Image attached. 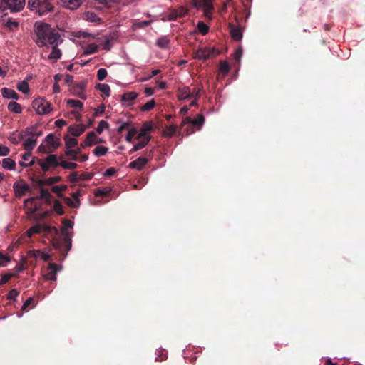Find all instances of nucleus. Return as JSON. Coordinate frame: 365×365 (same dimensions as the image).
I'll use <instances>...</instances> for the list:
<instances>
[{
  "instance_id": "e433bc0d",
  "label": "nucleus",
  "mask_w": 365,
  "mask_h": 365,
  "mask_svg": "<svg viewBox=\"0 0 365 365\" xmlns=\"http://www.w3.org/2000/svg\"><path fill=\"white\" fill-rule=\"evenodd\" d=\"M197 28L198 31L202 35L207 34L209 31V26L203 21H198Z\"/></svg>"
},
{
  "instance_id": "7c9ffc66",
  "label": "nucleus",
  "mask_w": 365,
  "mask_h": 365,
  "mask_svg": "<svg viewBox=\"0 0 365 365\" xmlns=\"http://www.w3.org/2000/svg\"><path fill=\"white\" fill-rule=\"evenodd\" d=\"M66 189L67 186L66 185H61L53 186L51 190L53 192L56 193L59 197H63V191H65Z\"/></svg>"
},
{
  "instance_id": "2eb2a0df",
  "label": "nucleus",
  "mask_w": 365,
  "mask_h": 365,
  "mask_svg": "<svg viewBox=\"0 0 365 365\" xmlns=\"http://www.w3.org/2000/svg\"><path fill=\"white\" fill-rule=\"evenodd\" d=\"M187 13V9L182 6L179 7L177 9H174L170 11L168 15V19L170 21H173L177 19L178 18H181L185 16Z\"/></svg>"
},
{
  "instance_id": "423d86ee",
  "label": "nucleus",
  "mask_w": 365,
  "mask_h": 365,
  "mask_svg": "<svg viewBox=\"0 0 365 365\" xmlns=\"http://www.w3.org/2000/svg\"><path fill=\"white\" fill-rule=\"evenodd\" d=\"M32 106L39 115H45L51 110V103L42 98H36L32 102Z\"/></svg>"
},
{
  "instance_id": "7ed1b4c3",
  "label": "nucleus",
  "mask_w": 365,
  "mask_h": 365,
  "mask_svg": "<svg viewBox=\"0 0 365 365\" xmlns=\"http://www.w3.org/2000/svg\"><path fill=\"white\" fill-rule=\"evenodd\" d=\"M53 0H29L28 6L31 9H35L39 16H43L53 9L51 3Z\"/></svg>"
},
{
  "instance_id": "338daca9",
  "label": "nucleus",
  "mask_w": 365,
  "mask_h": 365,
  "mask_svg": "<svg viewBox=\"0 0 365 365\" xmlns=\"http://www.w3.org/2000/svg\"><path fill=\"white\" fill-rule=\"evenodd\" d=\"M115 173H116V170L114 168H109L105 171L104 176L110 177V176L114 175Z\"/></svg>"
},
{
  "instance_id": "37998d69",
  "label": "nucleus",
  "mask_w": 365,
  "mask_h": 365,
  "mask_svg": "<svg viewBox=\"0 0 365 365\" xmlns=\"http://www.w3.org/2000/svg\"><path fill=\"white\" fill-rule=\"evenodd\" d=\"M156 45L161 48H166L169 45V40L166 37H161L156 41Z\"/></svg>"
},
{
  "instance_id": "603ef678",
  "label": "nucleus",
  "mask_w": 365,
  "mask_h": 365,
  "mask_svg": "<svg viewBox=\"0 0 365 365\" xmlns=\"http://www.w3.org/2000/svg\"><path fill=\"white\" fill-rule=\"evenodd\" d=\"M81 0H67V4L71 9L78 8L81 5Z\"/></svg>"
},
{
  "instance_id": "a211bd4d",
  "label": "nucleus",
  "mask_w": 365,
  "mask_h": 365,
  "mask_svg": "<svg viewBox=\"0 0 365 365\" xmlns=\"http://www.w3.org/2000/svg\"><path fill=\"white\" fill-rule=\"evenodd\" d=\"M192 96V93L188 86H184L178 89V96L180 100L187 99Z\"/></svg>"
},
{
  "instance_id": "a18cd8bd",
  "label": "nucleus",
  "mask_w": 365,
  "mask_h": 365,
  "mask_svg": "<svg viewBox=\"0 0 365 365\" xmlns=\"http://www.w3.org/2000/svg\"><path fill=\"white\" fill-rule=\"evenodd\" d=\"M108 127H109L108 123L102 120L98 123V125L96 128V132L98 134H101L103 131L104 129H108Z\"/></svg>"
},
{
  "instance_id": "2f4dec72",
  "label": "nucleus",
  "mask_w": 365,
  "mask_h": 365,
  "mask_svg": "<svg viewBox=\"0 0 365 365\" xmlns=\"http://www.w3.org/2000/svg\"><path fill=\"white\" fill-rule=\"evenodd\" d=\"M177 132V126L175 125H170L165 128L163 130V135L171 137L174 135Z\"/></svg>"
},
{
  "instance_id": "864d4df0",
  "label": "nucleus",
  "mask_w": 365,
  "mask_h": 365,
  "mask_svg": "<svg viewBox=\"0 0 365 365\" xmlns=\"http://www.w3.org/2000/svg\"><path fill=\"white\" fill-rule=\"evenodd\" d=\"M151 23V21H142L139 22H136L133 24L135 29H143L148 26H149Z\"/></svg>"
},
{
  "instance_id": "e2e57ef3",
  "label": "nucleus",
  "mask_w": 365,
  "mask_h": 365,
  "mask_svg": "<svg viewBox=\"0 0 365 365\" xmlns=\"http://www.w3.org/2000/svg\"><path fill=\"white\" fill-rule=\"evenodd\" d=\"M38 150L43 153H50L53 152V150L47 148L46 145L41 144L38 148Z\"/></svg>"
},
{
  "instance_id": "4468645a",
  "label": "nucleus",
  "mask_w": 365,
  "mask_h": 365,
  "mask_svg": "<svg viewBox=\"0 0 365 365\" xmlns=\"http://www.w3.org/2000/svg\"><path fill=\"white\" fill-rule=\"evenodd\" d=\"M85 87H86V83L84 82H81L79 83L74 84L73 86L71 91L73 95L78 96L81 98L85 99L86 96L83 93Z\"/></svg>"
},
{
  "instance_id": "052dcab7",
  "label": "nucleus",
  "mask_w": 365,
  "mask_h": 365,
  "mask_svg": "<svg viewBox=\"0 0 365 365\" xmlns=\"http://www.w3.org/2000/svg\"><path fill=\"white\" fill-rule=\"evenodd\" d=\"M242 56V48H237L233 54L234 59L237 61H240Z\"/></svg>"
},
{
  "instance_id": "69168bd1",
  "label": "nucleus",
  "mask_w": 365,
  "mask_h": 365,
  "mask_svg": "<svg viewBox=\"0 0 365 365\" xmlns=\"http://www.w3.org/2000/svg\"><path fill=\"white\" fill-rule=\"evenodd\" d=\"M80 179V176H78V174L77 172H73L69 175V180L73 182H76Z\"/></svg>"
},
{
  "instance_id": "a878e982",
  "label": "nucleus",
  "mask_w": 365,
  "mask_h": 365,
  "mask_svg": "<svg viewBox=\"0 0 365 365\" xmlns=\"http://www.w3.org/2000/svg\"><path fill=\"white\" fill-rule=\"evenodd\" d=\"M8 109L16 114L21 113L22 111L21 105L16 101H10L8 104Z\"/></svg>"
},
{
  "instance_id": "09e8293b",
  "label": "nucleus",
  "mask_w": 365,
  "mask_h": 365,
  "mask_svg": "<svg viewBox=\"0 0 365 365\" xmlns=\"http://www.w3.org/2000/svg\"><path fill=\"white\" fill-rule=\"evenodd\" d=\"M16 276V274H10V273L5 274L2 275V277L0 279V286L5 284L6 283H7L9 281V279L11 278L14 277Z\"/></svg>"
},
{
  "instance_id": "4c0bfd02",
  "label": "nucleus",
  "mask_w": 365,
  "mask_h": 365,
  "mask_svg": "<svg viewBox=\"0 0 365 365\" xmlns=\"http://www.w3.org/2000/svg\"><path fill=\"white\" fill-rule=\"evenodd\" d=\"M108 148L104 146H97L93 150V153L96 156H103L105 155L108 152Z\"/></svg>"
},
{
  "instance_id": "6e6552de",
  "label": "nucleus",
  "mask_w": 365,
  "mask_h": 365,
  "mask_svg": "<svg viewBox=\"0 0 365 365\" xmlns=\"http://www.w3.org/2000/svg\"><path fill=\"white\" fill-rule=\"evenodd\" d=\"M205 122V118L203 115L198 114L196 118L192 119L190 117L185 118L181 123V128H182L185 125L191 128L192 125L201 127Z\"/></svg>"
},
{
  "instance_id": "79ce46f5",
  "label": "nucleus",
  "mask_w": 365,
  "mask_h": 365,
  "mask_svg": "<svg viewBox=\"0 0 365 365\" xmlns=\"http://www.w3.org/2000/svg\"><path fill=\"white\" fill-rule=\"evenodd\" d=\"M64 202L70 207L76 208L79 206L80 202H74L71 197H63Z\"/></svg>"
},
{
  "instance_id": "f03ea898",
  "label": "nucleus",
  "mask_w": 365,
  "mask_h": 365,
  "mask_svg": "<svg viewBox=\"0 0 365 365\" xmlns=\"http://www.w3.org/2000/svg\"><path fill=\"white\" fill-rule=\"evenodd\" d=\"M63 224V227L61 229V232L63 235V238L53 240V246L54 249L60 252L62 259H64L72 247V232H68V229L73 228V222L69 220L64 219Z\"/></svg>"
},
{
  "instance_id": "4be33fe9",
  "label": "nucleus",
  "mask_w": 365,
  "mask_h": 365,
  "mask_svg": "<svg viewBox=\"0 0 365 365\" xmlns=\"http://www.w3.org/2000/svg\"><path fill=\"white\" fill-rule=\"evenodd\" d=\"M140 139H141L140 141L133 146V148L130 150V153L135 152V151L143 149L144 147H145L150 142V137H146L143 139L142 138H140Z\"/></svg>"
},
{
  "instance_id": "f8f14e48",
  "label": "nucleus",
  "mask_w": 365,
  "mask_h": 365,
  "mask_svg": "<svg viewBox=\"0 0 365 365\" xmlns=\"http://www.w3.org/2000/svg\"><path fill=\"white\" fill-rule=\"evenodd\" d=\"M61 268V266H58L56 264H49L48 265V272L44 275V278L46 280H56V272L58 269Z\"/></svg>"
},
{
  "instance_id": "ddd939ff",
  "label": "nucleus",
  "mask_w": 365,
  "mask_h": 365,
  "mask_svg": "<svg viewBox=\"0 0 365 365\" xmlns=\"http://www.w3.org/2000/svg\"><path fill=\"white\" fill-rule=\"evenodd\" d=\"M86 129V125L78 124L68 127V132L75 137H78L85 131Z\"/></svg>"
},
{
  "instance_id": "c85d7f7f",
  "label": "nucleus",
  "mask_w": 365,
  "mask_h": 365,
  "mask_svg": "<svg viewBox=\"0 0 365 365\" xmlns=\"http://www.w3.org/2000/svg\"><path fill=\"white\" fill-rule=\"evenodd\" d=\"M36 198L37 199L45 200L46 202L48 204H50L51 203V195L48 192V190H46L44 188H41V190H40V196L39 197H36Z\"/></svg>"
},
{
  "instance_id": "6ab92c4d",
  "label": "nucleus",
  "mask_w": 365,
  "mask_h": 365,
  "mask_svg": "<svg viewBox=\"0 0 365 365\" xmlns=\"http://www.w3.org/2000/svg\"><path fill=\"white\" fill-rule=\"evenodd\" d=\"M45 142L52 147L53 151L60 146L59 139L56 138L53 134H48L45 138Z\"/></svg>"
},
{
  "instance_id": "4d7b16f0",
  "label": "nucleus",
  "mask_w": 365,
  "mask_h": 365,
  "mask_svg": "<svg viewBox=\"0 0 365 365\" xmlns=\"http://www.w3.org/2000/svg\"><path fill=\"white\" fill-rule=\"evenodd\" d=\"M65 155L66 156L69 157L71 160H78V157L75 154L73 149L71 148V149L66 150H65Z\"/></svg>"
},
{
  "instance_id": "13d9d810",
  "label": "nucleus",
  "mask_w": 365,
  "mask_h": 365,
  "mask_svg": "<svg viewBox=\"0 0 365 365\" xmlns=\"http://www.w3.org/2000/svg\"><path fill=\"white\" fill-rule=\"evenodd\" d=\"M10 261L9 256L5 255L0 252V266H5Z\"/></svg>"
},
{
  "instance_id": "3c124183",
  "label": "nucleus",
  "mask_w": 365,
  "mask_h": 365,
  "mask_svg": "<svg viewBox=\"0 0 365 365\" xmlns=\"http://www.w3.org/2000/svg\"><path fill=\"white\" fill-rule=\"evenodd\" d=\"M19 294V292L17 289H13L9 292L7 294L6 298L9 300H15L16 297Z\"/></svg>"
},
{
  "instance_id": "473e14b6",
  "label": "nucleus",
  "mask_w": 365,
  "mask_h": 365,
  "mask_svg": "<svg viewBox=\"0 0 365 365\" xmlns=\"http://www.w3.org/2000/svg\"><path fill=\"white\" fill-rule=\"evenodd\" d=\"M98 51V46L96 45L95 43H90L87 46L86 48L83 55H91L93 54Z\"/></svg>"
},
{
  "instance_id": "39448f33",
  "label": "nucleus",
  "mask_w": 365,
  "mask_h": 365,
  "mask_svg": "<svg viewBox=\"0 0 365 365\" xmlns=\"http://www.w3.org/2000/svg\"><path fill=\"white\" fill-rule=\"evenodd\" d=\"M59 158L56 155L51 154L45 160L38 159L37 163L43 172L49 170L50 168H56L60 166Z\"/></svg>"
},
{
  "instance_id": "bf43d9fd",
  "label": "nucleus",
  "mask_w": 365,
  "mask_h": 365,
  "mask_svg": "<svg viewBox=\"0 0 365 365\" xmlns=\"http://www.w3.org/2000/svg\"><path fill=\"white\" fill-rule=\"evenodd\" d=\"M143 129V131L144 132H149L150 130H152L153 129V123L151 121H147V122H145L143 125H142V128Z\"/></svg>"
},
{
  "instance_id": "9b49d317",
  "label": "nucleus",
  "mask_w": 365,
  "mask_h": 365,
  "mask_svg": "<svg viewBox=\"0 0 365 365\" xmlns=\"http://www.w3.org/2000/svg\"><path fill=\"white\" fill-rule=\"evenodd\" d=\"M212 53V51L207 48H200L197 51H195L193 53L194 58L198 59V60H202L206 61L209 58Z\"/></svg>"
},
{
  "instance_id": "58836bf2",
  "label": "nucleus",
  "mask_w": 365,
  "mask_h": 365,
  "mask_svg": "<svg viewBox=\"0 0 365 365\" xmlns=\"http://www.w3.org/2000/svg\"><path fill=\"white\" fill-rule=\"evenodd\" d=\"M155 106V101L154 99H152L144 104L141 108L140 110L143 112H148L151 110Z\"/></svg>"
},
{
  "instance_id": "20e7f679",
  "label": "nucleus",
  "mask_w": 365,
  "mask_h": 365,
  "mask_svg": "<svg viewBox=\"0 0 365 365\" xmlns=\"http://www.w3.org/2000/svg\"><path fill=\"white\" fill-rule=\"evenodd\" d=\"M25 4V0H0V9H9L11 12L21 11Z\"/></svg>"
},
{
  "instance_id": "c756f323",
  "label": "nucleus",
  "mask_w": 365,
  "mask_h": 365,
  "mask_svg": "<svg viewBox=\"0 0 365 365\" xmlns=\"http://www.w3.org/2000/svg\"><path fill=\"white\" fill-rule=\"evenodd\" d=\"M86 140L88 143H91V145H92L94 143H102L101 140H98V137L96 135V133L93 131L89 132L87 135Z\"/></svg>"
},
{
  "instance_id": "72a5a7b5",
  "label": "nucleus",
  "mask_w": 365,
  "mask_h": 365,
  "mask_svg": "<svg viewBox=\"0 0 365 365\" xmlns=\"http://www.w3.org/2000/svg\"><path fill=\"white\" fill-rule=\"evenodd\" d=\"M96 88L98 89L101 92L104 93L106 96H110V86L108 84L105 83H98L96 86Z\"/></svg>"
},
{
  "instance_id": "c03bdc74",
  "label": "nucleus",
  "mask_w": 365,
  "mask_h": 365,
  "mask_svg": "<svg viewBox=\"0 0 365 365\" xmlns=\"http://www.w3.org/2000/svg\"><path fill=\"white\" fill-rule=\"evenodd\" d=\"M38 126V125L36 124L34 125L27 127L24 131V134L26 135L34 136L37 130Z\"/></svg>"
},
{
  "instance_id": "5fc2aeb1",
  "label": "nucleus",
  "mask_w": 365,
  "mask_h": 365,
  "mask_svg": "<svg viewBox=\"0 0 365 365\" xmlns=\"http://www.w3.org/2000/svg\"><path fill=\"white\" fill-rule=\"evenodd\" d=\"M136 133H137V130L135 128H130L128 133V135L125 137V140L127 142L131 143L133 138L136 134Z\"/></svg>"
},
{
  "instance_id": "c9c22d12",
  "label": "nucleus",
  "mask_w": 365,
  "mask_h": 365,
  "mask_svg": "<svg viewBox=\"0 0 365 365\" xmlns=\"http://www.w3.org/2000/svg\"><path fill=\"white\" fill-rule=\"evenodd\" d=\"M17 89L23 93H27L29 91V83L26 81H22L17 84Z\"/></svg>"
},
{
  "instance_id": "6e6d98bb",
  "label": "nucleus",
  "mask_w": 365,
  "mask_h": 365,
  "mask_svg": "<svg viewBox=\"0 0 365 365\" xmlns=\"http://www.w3.org/2000/svg\"><path fill=\"white\" fill-rule=\"evenodd\" d=\"M113 37L106 38L102 45L103 49L106 50V51L110 50V48L112 47L111 40H113Z\"/></svg>"
},
{
  "instance_id": "5701e85b",
  "label": "nucleus",
  "mask_w": 365,
  "mask_h": 365,
  "mask_svg": "<svg viewBox=\"0 0 365 365\" xmlns=\"http://www.w3.org/2000/svg\"><path fill=\"white\" fill-rule=\"evenodd\" d=\"M2 167H3V168L9 170H15L16 162L9 158H4L2 160Z\"/></svg>"
},
{
  "instance_id": "49530a36",
  "label": "nucleus",
  "mask_w": 365,
  "mask_h": 365,
  "mask_svg": "<svg viewBox=\"0 0 365 365\" xmlns=\"http://www.w3.org/2000/svg\"><path fill=\"white\" fill-rule=\"evenodd\" d=\"M62 180V178L61 176H55V177H50L48 178H46V183L47 185H54L60 181Z\"/></svg>"
},
{
  "instance_id": "9d476101",
  "label": "nucleus",
  "mask_w": 365,
  "mask_h": 365,
  "mask_svg": "<svg viewBox=\"0 0 365 365\" xmlns=\"http://www.w3.org/2000/svg\"><path fill=\"white\" fill-rule=\"evenodd\" d=\"M149 159L145 157H139L136 160L129 163V168L135 169L137 170H141L148 163Z\"/></svg>"
},
{
  "instance_id": "0e129e2a",
  "label": "nucleus",
  "mask_w": 365,
  "mask_h": 365,
  "mask_svg": "<svg viewBox=\"0 0 365 365\" xmlns=\"http://www.w3.org/2000/svg\"><path fill=\"white\" fill-rule=\"evenodd\" d=\"M34 302V299L31 297L28 298L24 303V304L21 307L22 311H26L27 307Z\"/></svg>"
},
{
  "instance_id": "aec40b11",
  "label": "nucleus",
  "mask_w": 365,
  "mask_h": 365,
  "mask_svg": "<svg viewBox=\"0 0 365 365\" xmlns=\"http://www.w3.org/2000/svg\"><path fill=\"white\" fill-rule=\"evenodd\" d=\"M1 94L5 98H12V99H19V94L13 89L8 88H3L1 89Z\"/></svg>"
},
{
  "instance_id": "bb28decb",
  "label": "nucleus",
  "mask_w": 365,
  "mask_h": 365,
  "mask_svg": "<svg viewBox=\"0 0 365 365\" xmlns=\"http://www.w3.org/2000/svg\"><path fill=\"white\" fill-rule=\"evenodd\" d=\"M63 156H59V160L61 161L60 162V166H61L64 169H69V170H73L76 169L78 167V165L75 163L71 162H67L66 160H63Z\"/></svg>"
},
{
  "instance_id": "f257e3e1",
  "label": "nucleus",
  "mask_w": 365,
  "mask_h": 365,
  "mask_svg": "<svg viewBox=\"0 0 365 365\" xmlns=\"http://www.w3.org/2000/svg\"><path fill=\"white\" fill-rule=\"evenodd\" d=\"M34 31L35 36L33 38L39 47L48 44H59L63 41L59 34L48 24L36 22L34 26Z\"/></svg>"
},
{
  "instance_id": "680f3d73",
  "label": "nucleus",
  "mask_w": 365,
  "mask_h": 365,
  "mask_svg": "<svg viewBox=\"0 0 365 365\" xmlns=\"http://www.w3.org/2000/svg\"><path fill=\"white\" fill-rule=\"evenodd\" d=\"M9 152L10 149L8 147L0 144V156H6Z\"/></svg>"
},
{
  "instance_id": "a19ab883",
  "label": "nucleus",
  "mask_w": 365,
  "mask_h": 365,
  "mask_svg": "<svg viewBox=\"0 0 365 365\" xmlns=\"http://www.w3.org/2000/svg\"><path fill=\"white\" fill-rule=\"evenodd\" d=\"M230 68V65L226 61H222L220 62L219 71L224 75L227 74Z\"/></svg>"
},
{
  "instance_id": "1a4fd4ad",
  "label": "nucleus",
  "mask_w": 365,
  "mask_h": 365,
  "mask_svg": "<svg viewBox=\"0 0 365 365\" xmlns=\"http://www.w3.org/2000/svg\"><path fill=\"white\" fill-rule=\"evenodd\" d=\"M200 6L202 7L204 16L211 20L214 9L212 0H200Z\"/></svg>"
},
{
  "instance_id": "412c9836",
  "label": "nucleus",
  "mask_w": 365,
  "mask_h": 365,
  "mask_svg": "<svg viewBox=\"0 0 365 365\" xmlns=\"http://www.w3.org/2000/svg\"><path fill=\"white\" fill-rule=\"evenodd\" d=\"M52 47V51L48 56V58L56 61L61 57V51L58 48V44H50Z\"/></svg>"
},
{
  "instance_id": "f3484780",
  "label": "nucleus",
  "mask_w": 365,
  "mask_h": 365,
  "mask_svg": "<svg viewBox=\"0 0 365 365\" xmlns=\"http://www.w3.org/2000/svg\"><path fill=\"white\" fill-rule=\"evenodd\" d=\"M138 94L136 92L130 91L126 92L121 96V101L124 104L130 105L137 97Z\"/></svg>"
},
{
  "instance_id": "0eeeda50",
  "label": "nucleus",
  "mask_w": 365,
  "mask_h": 365,
  "mask_svg": "<svg viewBox=\"0 0 365 365\" xmlns=\"http://www.w3.org/2000/svg\"><path fill=\"white\" fill-rule=\"evenodd\" d=\"M52 232H53L55 234H57V228L56 227H51L48 225L38 224L29 228L26 231V235L29 237H31L34 234H38L41 232L49 233Z\"/></svg>"
},
{
  "instance_id": "8fccbe9b",
  "label": "nucleus",
  "mask_w": 365,
  "mask_h": 365,
  "mask_svg": "<svg viewBox=\"0 0 365 365\" xmlns=\"http://www.w3.org/2000/svg\"><path fill=\"white\" fill-rule=\"evenodd\" d=\"M107 71L105 68H100L97 71V78L98 81H103L107 76Z\"/></svg>"
},
{
  "instance_id": "b1692460",
  "label": "nucleus",
  "mask_w": 365,
  "mask_h": 365,
  "mask_svg": "<svg viewBox=\"0 0 365 365\" xmlns=\"http://www.w3.org/2000/svg\"><path fill=\"white\" fill-rule=\"evenodd\" d=\"M37 143L36 138H29L25 140L23 145L26 150L32 151V150L35 148Z\"/></svg>"
},
{
  "instance_id": "774afa93",
  "label": "nucleus",
  "mask_w": 365,
  "mask_h": 365,
  "mask_svg": "<svg viewBox=\"0 0 365 365\" xmlns=\"http://www.w3.org/2000/svg\"><path fill=\"white\" fill-rule=\"evenodd\" d=\"M73 76L69 75V74H67V75L65 76V78H64L65 83H66L68 85H70L71 83H73Z\"/></svg>"
},
{
  "instance_id": "393cba45",
  "label": "nucleus",
  "mask_w": 365,
  "mask_h": 365,
  "mask_svg": "<svg viewBox=\"0 0 365 365\" xmlns=\"http://www.w3.org/2000/svg\"><path fill=\"white\" fill-rule=\"evenodd\" d=\"M230 34L232 38L235 41L241 40L242 34L239 27L232 26L230 29Z\"/></svg>"
},
{
  "instance_id": "dca6fc26",
  "label": "nucleus",
  "mask_w": 365,
  "mask_h": 365,
  "mask_svg": "<svg viewBox=\"0 0 365 365\" xmlns=\"http://www.w3.org/2000/svg\"><path fill=\"white\" fill-rule=\"evenodd\" d=\"M14 189L15 190L16 197H21L25 195L26 191L29 190V187L26 184L15 182L14 184Z\"/></svg>"
},
{
  "instance_id": "de8ad7c7",
  "label": "nucleus",
  "mask_w": 365,
  "mask_h": 365,
  "mask_svg": "<svg viewBox=\"0 0 365 365\" xmlns=\"http://www.w3.org/2000/svg\"><path fill=\"white\" fill-rule=\"evenodd\" d=\"M5 26L9 30L13 31L14 29L19 27V23L16 21H13L11 19H9L5 24Z\"/></svg>"
},
{
  "instance_id": "f704fd0d",
  "label": "nucleus",
  "mask_w": 365,
  "mask_h": 365,
  "mask_svg": "<svg viewBox=\"0 0 365 365\" xmlns=\"http://www.w3.org/2000/svg\"><path fill=\"white\" fill-rule=\"evenodd\" d=\"M53 210L58 215H63L64 210L61 202L58 200H55L53 202Z\"/></svg>"
},
{
  "instance_id": "cd10ccee",
  "label": "nucleus",
  "mask_w": 365,
  "mask_h": 365,
  "mask_svg": "<svg viewBox=\"0 0 365 365\" xmlns=\"http://www.w3.org/2000/svg\"><path fill=\"white\" fill-rule=\"evenodd\" d=\"M63 139L67 149H72L78 144V140L75 138H70L68 135H66Z\"/></svg>"
},
{
  "instance_id": "ea45409f",
  "label": "nucleus",
  "mask_w": 365,
  "mask_h": 365,
  "mask_svg": "<svg viewBox=\"0 0 365 365\" xmlns=\"http://www.w3.org/2000/svg\"><path fill=\"white\" fill-rule=\"evenodd\" d=\"M67 104L74 108L82 109L83 107V103L78 100L68 99L67 101Z\"/></svg>"
}]
</instances>
